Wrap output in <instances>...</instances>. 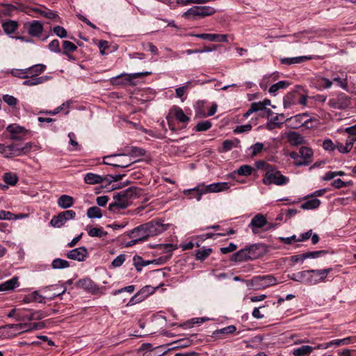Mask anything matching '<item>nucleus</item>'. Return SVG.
<instances>
[{"mask_svg":"<svg viewBox=\"0 0 356 356\" xmlns=\"http://www.w3.org/2000/svg\"><path fill=\"white\" fill-rule=\"evenodd\" d=\"M265 247L261 243H255L241 249L232 254L231 260L236 262L254 260L262 257Z\"/></svg>","mask_w":356,"mask_h":356,"instance_id":"obj_1","label":"nucleus"},{"mask_svg":"<svg viewBox=\"0 0 356 356\" xmlns=\"http://www.w3.org/2000/svg\"><path fill=\"white\" fill-rule=\"evenodd\" d=\"M289 178L283 175L280 171L277 170L272 165H267V171L266 172L262 182L265 185L275 184L277 186H282L289 182Z\"/></svg>","mask_w":356,"mask_h":356,"instance_id":"obj_2","label":"nucleus"},{"mask_svg":"<svg viewBox=\"0 0 356 356\" xmlns=\"http://www.w3.org/2000/svg\"><path fill=\"white\" fill-rule=\"evenodd\" d=\"M302 88L297 86L296 89L286 94L284 98V107L289 108L291 105L300 104L305 106L307 104V96L303 95L301 91Z\"/></svg>","mask_w":356,"mask_h":356,"instance_id":"obj_3","label":"nucleus"},{"mask_svg":"<svg viewBox=\"0 0 356 356\" xmlns=\"http://www.w3.org/2000/svg\"><path fill=\"white\" fill-rule=\"evenodd\" d=\"M216 9L211 6H193L183 14V17L188 20H196L213 15Z\"/></svg>","mask_w":356,"mask_h":356,"instance_id":"obj_4","label":"nucleus"},{"mask_svg":"<svg viewBox=\"0 0 356 356\" xmlns=\"http://www.w3.org/2000/svg\"><path fill=\"white\" fill-rule=\"evenodd\" d=\"M277 283V279L272 275H259L248 281V286L254 290H261Z\"/></svg>","mask_w":356,"mask_h":356,"instance_id":"obj_5","label":"nucleus"},{"mask_svg":"<svg viewBox=\"0 0 356 356\" xmlns=\"http://www.w3.org/2000/svg\"><path fill=\"white\" fill-rule=\"evenodd\" d=\"M26 323L8 324L0 326V338L11 339L24 332H26Z\"/></svg>","mask_w":356,"mask_h":356,"instance_id":"obj_6","label":"nucleus"},{"mask_svg":"<svg viewBox=\"0 0 356 356\" xmlns=\"http://www.w3.org/2000/svg\"><path fill=\"white\" fill-rule=\"evenodd\" d=\"M125 154H113L104 158V163L116 168H125L135 163Z\"/></svg>","mask_w":356,"mask_h":356,"instance_id":"obj_7","label":"nucleus"},{"mask_svg":"<svg viewBox=\"0 0 356 356\" xmlns=\"http://www.w3.org/2000/svg\"><path fill=\"white\" fill-rule=\"evenodd\" d=\"M149 72H137L132 74H121L112 79V83L115 85H133L134 79H139L150 74Z\"/></svg>","mask_w":356,"mask_h":356,"instance_id":"obj_8","label":"nucleus"},{"mask_svg":"<svg viewBox=\"0 0 356 356\" xmlns=\"http://www.w3.org/2000/svg\"><path fill=\"white\" fill-rule=\"evenodd\" d=\"M350 104V97L345 93H339L337 97L330 99L328 105L333 108L343 110Z\"/></svg>","mask_w":356,"mask_h":356,"instance_id":"obj_9","label":"nucleus"},{"mask_svg":"<svg viewBox=\"0 0 356 356\" xmlns=\"http://www.w3.org/2000/svg\"><path fill=\"white\" fill-rule=\"evenodd\" d=\"M156 288L152 286L147 285L143 287L138 293H136L127 303L128 306L134 305L136 303L140 302L144 300L149 295L154 293Z\"/></svg>","mask_w":356,"mask_h":356,"instance_id":"obj_10","label":"nucleus"},{"mask_svg":"<svg viewBox=\"0 0 356 356\" xmlns=\"http://www.w3.org/2000/svg\"><path fill=\"white\" fill-rule=\"evenodd\" d=\"M268 224L266 218L261 213H257L251 220L248 227L252 229L254 234L260 232L261 229Z\"/></svg>","mask_w":356,"mask_h":356,"instance_id":"obj_11","label":"nucleus"},{"mask_svg":"<svg viewBox=\"0 0 356 356\" xmlns=\"http://www.w3.org/2000/svg\"><path fill=\"white\" fill-rule=\"evenodd\" d=\"M24 26L32 37H40L44 30L43 24L38 20L26 22Z\"/></svg>","mask_w":356,"mask_h":356,"instance_id":"obj_12","label":"nucleus"},{"mask_svg":"<svg viewBox=\"0 0 356 356\" xmlns=\"http://www.w3.org/2000/svg\"><path fill=\"white\" fill-rule=\"evenodd\" d=\"M6 130L10 134V139L15 140H22L24 136L29 132L24 127L15 124H9Z\"/></svg>","mask_w":356,"mask_h":356,"instance_id":"obj_13","label":"nucleus"},{"mask_svg":"<svg viewBox=\"0 0 356 356\" xmlns=\"http://www.w3.org/2000/svg\"><path fill=\"white\" fill-rule=\"evenodd\" d=\"M130 205L129 201L121 196L119 192L113 196V202L109 204L108 209L111 211L115 212L117 209H124Z\"/></svg>","mask_w":356,"mask_h":356,"instance_id":"obj_14","label":"nucleus"},{"mask_svg":"<svg viewBox=\"0 0 356 356\" xmlns=\"http://www.w3.org/2000/svg\"><path fill=\"white\" fill-rule=\"evenodd\" d=\"M229 186L227 182H217L209 185L201 184L200 188L202 193H218L229 189Z\"/></svg>","mask_w":356,"mask_h":356,"instance_id":"obj_15","label":"nucleus"},{"mask_svg":"<svg viewBox=\"0 0 356 356\" xmlns=\"http://www.w3.org/2000/svg\"><path fill=\"white\" fill-rule=\"evenodd\" d=\"M311 272V270H307L294 273L289 275V278L296 282H299L307 284H313L314 276H312Z\"/></svg>","mask_w":356,"mask_h":356,"instance_id":"obj_16","label":"nucleus"},{"mask_svg":"<svg viewBox=\"0 0 356 356\" xmlns=\"http://www.w3.org/2000/svg\"><path fill=\"white\" fill-rule=\"evenodd\" d=\"M147 238L150 236L158 235L162 233L165 228L164 225L159 222L151 221L143 225Z\"/></svg>","mask_w":356,"mask_h":356,"instance_id":"obj_17","label":"nucleus"},{"mask_svg":"<svg viewBox=\"0 0 356 356\" xmlns=\"http://www.w3.org/2000/svg\"><path fill=\"white\" fill-rule=\"evenodd\" d=\"M88 257V252L84 246L74 248L67 253V257L68 259L78 261H83Z\"/></svg>","mask_w":356,"mask_h":356,"instance_id":"obj_18","label":"nucleus"},{"mask_svg":"<svg viewBox=\"0 0 356 356\" xmlns=\"http://www.w3.org/2000/svg\"><path fill=\"white\" fill-rule=\"evenodd\" d=\"M191 36H194L203 40H208L211 42H228V35L226 34H216V33H200V34H189Z\"/></svg>","mask_w":356,"mask_h":356,"instance_id":"obj_19","label":"nucleus"},{"mask_svg":"<svg viewBox=\"0 0 356 356\" xmlns=\"http://www.w3.org/2000/svg\"><path fill=\"white\" fill-rule=\"evenodd\" d=\"M76 286L79 289H82L86 291L95 293L98 291V287L95 282L88 277H85L79 280L75 284Z\"/></svg>","mask_w":356,"mask_h":356,"instance_id":"obj_20","label":"nucleus"},{"mask_svg":"<svg viewBox=\"0 0 356 356\" xmlns=\"http://www.w3.org/2000/svg\"><path fill=\"white\" fill-rule=\"evenodd\" d=\"M284 115L275 113L273 118H269V122H267L266 127L269 131H272L276 128H280L282 124L286 121L284 120Z\"/></svg>","mask_w":356,"mask_h":356,"instance_id":"obj_21","label":"nucleus"},{"mask_svg":"<svg viewBox=\"0 0 356 356\" xmlns=\"http://www.w3.org/2000/svg\"><path fill=\"white\" fill-rule=\"evenodd\" d=\"M308 116V114L307 113L296 115L292 117H290L286 120L287 122H291L294 123L293 128H297L300 126H304L306 125L309 122H311L312 120V118H307Z\"/></svg>","mask_w":356,"mask_h":356,"instance_id":"obj_22","label":"nucleus"},{"mask_svg":"<svg viewBox=\"0 0 356 356\" xmlns=\"http://www.w3.org/2000/svg\"><path fill=\"white\" fill-rule=\"evenodd\" d=\"M129 237L131 238H136L139 242L146 241L147 239V236L144 225H140L130 231Z\"/></svg>","mask_w":356,"mask_h":356,"instance_id":"obj_23","label":"nucleus"},{"mask_svg":"<svg viewBox=\"0 0 356 356\" xmlns=\"http://www.w3.org/2000/svg\"><path fill=\"white\" fill-rule=\"evenodd\" d=\"M1 26L4 33L11 37V35L18 29L19 23L15 20L8 19L3 22Z\"/></svg>","mask_w":356,"mask_h":356,"instance_id":"obj_24","label":"nucleus"},{"mask_svg":"<svg viewBox=\"0 0 356 356\" xmlns=\"http://www.w3.org/2000/svg\"><path fill=\"white\" fill-rule=\"evenodd\" d=\"M312 276L313 277V284H316L318 282L325 280L328 273L332 271L331 268L323 269V270H311Z\"/></svg>","mask_w":356,"mask_h":356,"instance_id":"obj_25","label":"nucleus"},{"mask_svg":"<svg viewBox=\"0 0 356 356\" xmlns=\"http://www.w3.org/2000/svg\"><path fill=\"white\" fill-rule=\"evenodd\" d=\"M287 140L289 143L293 146L304 144L305 140L304 137L298 132L290 131L287 134Z\"/></svg>","mask_w":356,"mask_h":356,"instance_id":"obj_26","label":"nucleus"},{"mask_svg":"<svg viewBox=\"0 0 356 356\" xmlns=\"http://www.w3.org/2000/svg\"><path fill=\"white\" fill-rule=\"evenodd\" d=\"M356 141V136H348L345 145L341 143H337V149L340 153H348L353 147L354 143Z\"/></svg>","mask_w":356,"mask_h":356,"instance_id":"obj_27","label":"nucleus"},{"mask_svg":"<svg viewBox=\"0 0 356 356\" xmlns=\"http://www.w3.org/2000/svg\"><path fill=\"white\" fill-rule=\"evenodd\" d=\"M121 196L125 197L131 204V200L139 195L140 190L136 187H129L124 191H120Z\"/></svg>","mask_w":356,"mask_h":356,"instance_id":"obj_28","label":"nucleus"},{"mask_svg":"<svg viewBox=\"0 0 356 356\" xmlns=\"http://www.w3.org/2000/svg\"><path fill=\"white\" fill-rule=\"evenodd\" d=\"M314 349L315 348L312 346L305 345L298 348L293 349L292 351V355L293 356H309Z\"/></svg>","mask_w":356,"mask_h":356,"instance_id":"obj_29","label":"nucleus"},{"mask_svg":"<svg viewBox=\"0 0 356 356\" xmlns=\"http://www.w3.org/2000/svg\"><path fill=\"white\" fill-rule=\"evenodd\" d=\"M58 205L62 209L71 207L74 204V198L67 195H63L58 199Z\"/></svg>","mask_w":356,"mask_h":356,"instance_id":"obj_30","label":"nucleus"},{"mask_svg":"<svg viewBox=\"0 0 356 356\" xmlns=\"http://www.w3.org/2000/svg\"><path fill=\"white\" fill-rule=\"evenodd\" d=\"M104 181V177H102L94 173H87L84 177V181L88 184H97L102 183Z\"/></svg>","mask_w":356,"mask_h":356,"instance_id":"obj_31","label":"nucleus"},{"mask_svg":"<svg viewBox=\"0 0 356 356\" xmlns=\"http://www.w3.org/2000/svg\"><path fill=\"white\" fill-rule=\"evenodd\" d=\"M29 78L30 79L23 82V85L28 86H36L38 84H41L49 79V77L47 76H42L38 77L29 75Z\"/></svg>","mask_w":356,"mask_h":356,"instance_id":"obj_32","label":"nucleus"},{"mask_svg":"<svg viewBox=\"0 0 356 356\" xmlns=\"http://www.w3.org/2000/svg\"><path fill=\"white\" fill-rule=\"evenodd\" d=\"M44 297L40 295L37 291H33L31 294H29L27 296H25L22 300V301L25 303H30L32 302H38L40 303H42L44 302L43 301Z\"/></svg>","mask_w":356,"mask_h":356,"instance_id":"obj_33","label":"nucleus"},{"mask_svg":"<svg viewBox=\"0 0 356 356\" xmlns=\"http://www.w3.org/2000/svg\"><path fill=\"white\" fill-rule=\"evenodd\" d=\"M311 57L307 56H298L293 58H282L280 59V62L282 64L291 65L293 64L300 63L305 60H310Z\"/></svg>","mask_w":356,"mask_h":356,"instance_id":"obj_34","label":"nucleus"},{"mask_svg":"<svg viewBox=\"0 0 356 356\" xmlns=\"http://www.w3.org/2000/svg\"><path fill=\"white\" fill-rule=\"evenodd\" d=\"M47 67L43 64H36L30 67L26 68V70L28 72L29 75H31L33 76H38L40 74L44 72Z\"/></svg>","mask_w":356,"mask_h":356,"instance_id":"obj_35","label":"nucleus"},{"mask_svg":"<svg viewBox=\"0 0 356 356\" xmlns=\"http://www.w3.org/2000/svg\"><path fill=\"white\" fill-rule=\"evenodd\" d=\"M18 286V278L14 277L0 284V291L12 290Z\"/></svg>","mask_w":356,"mask_h":356,"instance_id":"obj_36","label":"nucleus"},{"mask_svg":"<svg viewBox=\"0 0 356 356\" xmlns=\"http://www.w3.org/2000/svg\"><path fill=\"white\" fill-rule=\"evenodd\" d=\"M200 187L201 184L198 185L194 188L185 190L184 193L185 195H190V198H195L197 201H200L201 200L202 195L205 194V193H202V191H200Z\"/></svg>","mask_w":356,"mask_h":356,"instance_id":"obj_37","label":"nucleus"},{"mask_svg":"<svg viewBox=\"0 0 356 356\" xmlns=\"http://www.w3.org/2000/svg\"><path fill=\"white\" fill-rule=\"evenodd\" d=\"M133 261L137 271H140L143 267L154 263V261H145L138 255H135L133 258Z\"/></svg>","mask_w":356,"mask_h":356,"instance_id":"obj_38","label":"nucleus"},{"mask_svg":"<svg viewBox=\"0 0 356 356\" xmlns=\"http://www.w3.org/2000/svg\"><path fill=\"white\" fill-rule=\"evenodd\" d=\"M236 330L235 325H231L223 328L216 330L213 332L211 337H218L220 334H233Z\"/></svg>","mask_w":356,"mask_h":356,"instance_id":"obj_39","label":"nucleus"},{"mask_svg":"<svg viewBox=\"0 0 356 356\" xmlns=\"http://www.w3.org/2000/svg\"><path fill=\"white\" fill-rule=\"evenodd\" d=\"M240 141L238 139L225 140L222 143V150L220 152H228L234 147H238Z\"/></svg>","mask_w":356,"mask_h":356,"instance_id":"obj_40","label":"nucleus"},{"mask_svg":"<svg viewBox=\"0 0 356 356\" xmlns=\"http://www.w3.org/2000/svg\"><path fill=\"white\" fill-rule=\"evenodd\" d=\"M145 150L144 149L131 146L130 147H127V153L125 154H127V156L131 158V156L136 157L143 156L145 155Z\"/></svg>","mask_w":356,"mask_h":356,"instance_id":"obj_41","label":"nucleus"},{"mask_svg":"<svg viewBox=\"0 0 356 356\" xmlns=\"http://www.w3.org/2000/svg\"><path fill=\"white\" fill-rule=\"evenodd\" d=\"M320 204L321 201L318 199L314 198L306 201L305 203L301 204L300 207L304 210H309L318 208Z\"/></svg>","mask_w":356,"mask_h":356,"instance_id":"obj_42","label":"nucleus"},{"mask_svg":"<svg viewBox=\"0 0 356 356\" xmlns=\"http://www.w3.org/2000/svg\"><path fill=\"white\" fill-rule=\"evenodd\" d=\"M172 112H173L175 117L179 122L185 123L189 121V118L185 115L181 108L175 107L172 109Z\"/></svg>","mask_w":356,"mask_h":356,"instance_id":"obj_43","label":"nucleus"},{"mask_svg":"<svg viewBox=\"0 0 356 356\" xmlns=\"http://www.w3.org/2000/svg\"><path fill=\"white\" fill-rule=\"evenodd\" d=\"M65 222L66 219L62 216L60 212L57 216H55L51 218L50 225L54 227H60L65 223Z\"/></svg>","mask_w":356,"mask_h":356,"instance_id":"obj_44","label":"nucleus"},{"mask_svg":"<svg viewBox=\"0 0 356 356\" xmlns=\"http://www.w3.org/2000/svg\"><path fill=\"white\" fill-rule=\"evenodd\" d=\"M88 234L90 237L102 238L107 235V232H104L102 227L87 228Z\"/></svg>","mask_w":356,"mask_h":356,"instance_id":"obj_45","label":"nucleus"},{"mask_svg":"<svg viewBox=\"0 0 356 356\" xmlns=\"http://www.w3.org/2000/svg\"><path fill=\"white\" fill-rule=\"evenodd\" d=\"M51 266L54 269L67 268L70 266V263L67 260L57 258L53 260Z\"/></svg>","mask_w":356,"mask_h":356,"instance_id":"obj_46","label":"nucleus"},{"mask_svg":"<svg viewBox=\"0 0 356 356\" xmlns=\"http://www.w3.org/2000/svg\"><path fill=\"white\" fill-rule=\"evenodd\" d=\"M87 216L89 218H101L102 217V210L96 207H91L87 211Z\"/></svg>","mask_w":356,"mask_h":356,"instance_id":"obj_47","label":"nucleus"},{"mask_svg":"<svg viewBox=\"0 0 356 356\" xmlns=\"http://www.w3.org/2000/svg\"><path fill=\"white\" fill-rule=\"evenodd\" d=\"M289 85V82L286 81H278L277 83L272 85L269 90H268V92L270 93V94H273V95H275V93L277 92V91H278L280 89H283V88H286V87H288Z\"/></svg>","mask_w":356,"mask_h":356,"instance_id":"obj_48","label":"nucleus"},{"mask_svg":"<svg viewBox=\"0 0 356 356\" xmlns=\"http://www.w3.org/2000/svg\"><path fill=\"white\" fill-rule=\"evenodd\" d=\"M63 49L61 51L62 54H67L68 53H72L75 51L77 49V47L72 42L68 40H64L63 42Z\"/></svg>","mask_w":356,"mask_h":356,"instance_id":"obj_49","label":"nucleus"},{"mask_svg":"<svg viewBox=\"0 0 356 356\" xmlns=\"http://www.w3.org/2000/svg\"><path fill=\"white\" fill-rule=\"evenodd\" d=\"M3 181L10 186H15L18 181V177L15 173L6 172L3 175Z\"/></svg>","mask_w":356,"mask_h":356,"instance_id":"obj_50","label":"nucleus"},{"mask_svg":"<svg viewBox=\"0 0 356 356\" xmlns=\"http://www.w3.org/2000/svg\"><path fill=\"white\" fill-rule=\"evenodd\" d=\"M49 315V314L47 312H44V311H42V310H38V311H33V312H31V313L30 314V318H29V321H38V320H41L47 316H48Z\"/></svg>","mask_w":356,"mask_h":356,"instance_id":"obj_51","label":"nucleus"},{"mask_svg":"<svg viewBox=\"0 0 356 356\" xmlns=\"http://www.w3.org/2000/svg\"><path fill=\"white\" fill-rule=\"evenodd\" d=\"M212 252L211 248H206L204 250H199L195 254V259L199 261H204Z\"/></svg>","mask_w":356,"mask_h":356,"instance_id":"obj_52","label":"nucleus"},{"mask_svg":"<svg viewBox=\"0 0 356 356\" xmlns=\"http://www.w3.org/2000/svg\"><path fill=\"white\" fill-rule=\"evenodd\" d=\"M300 158L303 159V161L310 159L313 155V151L311 148L307 147H301L299 149Z\"/></svg>","mask_w":356,"mask_h":356,"instance_id":"obj_53","label":"nucleus"},{"mask_svg":"<svg viewBox=\"0 0 356 356\" xmlns=\"http://www.w3.org/2000/svg\"><path fill=\"white\" fill-rule=\"evenodd\" d=\"M254 170L253 168L248 165H243L237 170V174L241 176L250 175Z\"/></svg>","mask_w":356,"mask_h":356,"instance_id":"obj_54","label":"nucleus"},{"mask_svg":"<svg viewBox=\"0 0 356 356\" xmlns=\"http://www.w3.org/2000/svg\"><path fill=\"white\" fill-rule=\"evenodd\" d=\"M290 156L291 159H294V163L296 166L301 165H308L309 164V161H298V159L300 158V153L296 152H292L290 153Z\"/></svg>","mask_w":356,"mask_h":356,"instance_id":"obj_55","label":"nucleus"},{"mask_svg":"<svg viewBox=\"0 0 356 356\" xmlns=\"http://www.w3.org/2000/svg\"><path fill=\"white\" fill-rule=\"evenodd\" d=\"M212 126V124L209 120L200 122L195 126V130L197 131H204L209 129Z\"/></svg>","mask_w":356,"mask_h":356,"instance_id":"obj_56","label":"nucleus"},{"mask_svg":"<svg viewBox=\"0 0 356 356\" xmlns=\"http://www.w3.org/2000/svg\"><path fill=\"white\" fill-rule=\"evenodd\" d=\"M69 106H70V103L69 102L63 103L62 105H60L58 107L56 108L53 111H41L39 112V113L40 114L45 113V114H49V115H56L58 113H60L61 111H63L65 107H69Z\"/></svg>","mask_w":356,"mask_h":356,"instance_id":"obj_57","label":"nucleus"},{"mask_svg":"<svg viewBox=\"0 0 356 356\" xmlns=\"http://www.w3.org/2000/svg\"><path fill=\"white\" fill-rule=\"evenodd\" d=\"M11 74L15 77H18L20 79H28L29 77V75L28 74V72L26 70V69L24 70H17L14 69L11 71Z\"/></svg>","mask_w":356,"mask_h":356,"instance_id":"obj_58","label":"nucleus"},{"mask_svg":"<svg viewBox=\"0 0 356 356\" xmlns=\"http://www.w3.org/2000/svg\"><path fill=\"white\" fill-rule=\"evenodd\" d=\"M54 33L60 38H65L67 35V31L60 26H56L53 29Z\"/></svg>","mask_w":356,"mask_h":356,"instance_id":"obj_59","label":"nucleus"},{"mask_svg":"<svg viewBox=\"0 0 356 356\" xmlns=\"http://www.w3.org/2000/svg\"><path fill=\"white\" fill-rule=\"evenodd\" d=\"M48 48L51 51L55 53H61V49L60 48L59 41L56 39L53 40L48 45Z\"/></svg>","mask_w":356,"mask_h":356,"instance_id":"obj_60","label":"nucleus"},{"mask_svg":"<svg viewBox=\"0 0 356 356\" xmlns=\"http://www.w3.org/2000/svg\"><path fill=\"white\" fill-rule=\"evenodd\" d=\"M8 148L12 152L13 156H19L23 155L22 151L21 150L22 147L17 144H11L8 145Z\"/></svg>","mask_w":356,"mask_h":356,"instance_id":"obj_61","label":"nucleus"},{"mask_svg":"<svg viewBox=\"0 0 356 356\" xmlns=\"http://www.w3.org/2000/svg\"><path fill=\"white\" fill-rule=\"evenodd\" d=\"M264 149V144L261 143H257L250 147L252 150L251 156L253 157L257 154L260 153Z\"/></svg>","mask_w":356,"mask_h":356,"instance_id":"obj_62","label":"nucleus"},{"mask_svg":"<svg viewBox=\"0 0 356 356\" xmlns=\"http://www.w3.org/2000/svg\"><path fill=\"white\" fill-rule=\"evenodd\" d=\"M252 129V125L250 124H246L244 125L237 126L234 130L235 134H241L247 131H250Z\"/></svg>","mask_w":356,"mask_h":356,"instance_id":"obj_63","label":"nucleus"},{"mask_svg":"<svg viewBox=\"0 0 356 356\" xmlns=\"http://www.w3.org/2000/svg\"><path fill=\"white\" fill-rule=\"evenodd\" d=\"M323 147L327 151H333L337 149V145H334L332 140L326 139L323 143Z\"/></svg>","mask_w":356,"mask_h":356,"instance_id":"obj_64","label":"nucleus"}]
</instances>
